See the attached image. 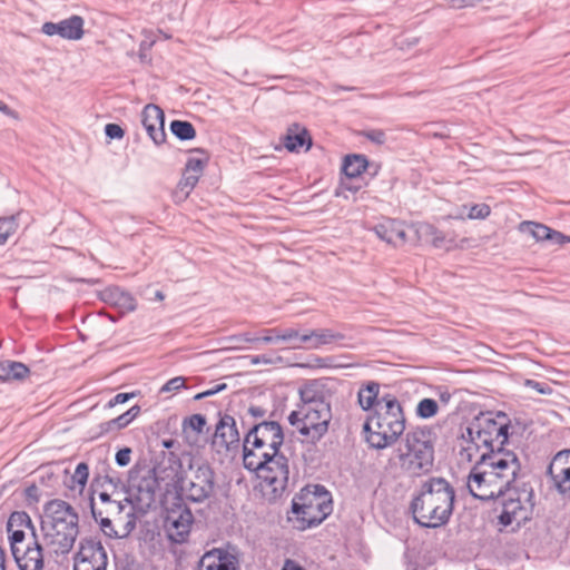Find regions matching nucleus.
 Segmentation results:
<instances>
[{"instance_id":"338daca9","label":"nucleus","mask_w":570,"mask_h":570,"mask_svg":"<svg viewBox=\"0 0 570 570\" xmlns=\"http://www.w3.org/2000/svg\"><path fill=\"white\" fill-rule=\"evenodd\" d=\"M0 111L7 116L10 117H17V114L14 110H12L6 102L0 100Z\"/></svg>"},{"instance_id":"39448f33","label":"nucleus","mask_w":570,"mask_h":570,"mask_svg":"<svg viewBox=\"0 0 570 570\" xmlns=\"http://www.w3.org/2000/svg\"><path fill=\"white\" fill-rule=\"evenodd\" d=\"M332 510L331 493L320 484L305 487L292 501V513L301 530L318 525Z\"/></svg>"},{"instance_id":"b1692460","label":"nucleus","mask_w":570,"mask_h":570,"mask_svg":"<svg viewBox=\"0 0 570 570\" xmlns=\"http://www.w3.org/2000/svg\"><path fill=\"white\" fill-rule=\"evenodd\" d=\"M104 302L116 306L121 313L132 312L137 307L135 297L118 286H110L101 292Z\"/></svg>"},{"instance_id":"58836bf2","label":"nucleus","mask_w":570,"mask_h":570,"mask_svg":"<svg viewBox=\"0 0 570 570\" xmlns=\"http://www.w3.org/2000/svg\"><path fill=\"white\" fill-rule=\"evenodd\" d=\"M438 411V402L433 399L425 397L417 403L415 412L421 419H430L435 416Z\"/></svg>"},{"instance_id":"3c124183","label":"nucleus","mask_w":570,"mask_h":570,"mask_svg":"<svg viewBox=\"0 0 570 570\" xmlns=\"http://www.w3.org/2000/svg\"><path fill=\"white\" fill-rule=\"evenodd\" d=\"M362 136L376 145H383L386 141V135L382 129H371L362 132Z\"/></svg>"},{"instance_id":"1a4fd4ad","label":"nucleus","mask_w":570,"mask_h":570,"mask_svg":"<svg viewBox=\"0 0 570 570\" xmlns=\"http://www.w3.org/2000/svg\"><path fill=\"white\" fill-rule=\"evenodd\" d=\"M180 494L176 498L194 503H203L215 491V471L205 461H194L189 464V475L180 482Z\"/></svg>"},{"instance_id":"c85d7f7f","label":"nucleus","mask_w":570,"mask_h":570,"mask_svg":"<svg viewBox=\"0 0 570 570\" xmlns=\"http://www.w3.org/2000/svg\"><path fill=\"white\" fill-rule=\"evenodd\" d=\"M381 396L380 384L377 382L370 381L360 387L357 401L362 410L370 411L374 406L379 407Z\"/></svg>"},{"instance_id":"dca6fc26","label":"nucleus","mask_w":570,"mask_h":570,"mask_svg":"<svg viewBox=\"0 0 570 570\" xmlns=\"http://www.w3.org/2000/svg\"><path fill=\"white\" fill-rule=\"evenodd\" d=\"M547 472L560 494L570 493V450L559 451L552 458Z\"/></svg>"},{"instance_id":"79ce46f5","label":"nucleus","mask_w":570,"mask_h":570,"mask_svg":"<svg viewBox=\"0 0 570 570\" xmlns=\"http://www.w3.org/2000/svg\"><path fill=\"white\" fill-rule=\"evenodd\" d=\"M206 425V417L203 414H193L186 417L183 422V428L190 429L197 434H200Z\"/></svg>"},{"instance_id":"412c9836","label":"nucleus","mask_w":570,"mask_h":570,"mask_svg":"<svg viewBox=\"0 0 570 570\" xmlns=\"http://www.w3.org/2000/svg\"><path fill=\"white\" fill-rule=\"evenodd\" d=\"M376 236L394 247L406 243L404 224L396 219H385L374 227Z\"/></svg>"},{"instance_id":"cd10ccee","label":"nucleus","mask_w":570,"mask_h":570,"mask_svg":"<svg viewBox=\"0 0 570 570\" xmlns=\"http://www.w3.org/2000/svg\"><path fill=\"white\" fill-rule=\"evenodd\" d=\"M30 373L29 367L22 362L4 360L0 362V381H22Z\"/></svg>"},{"instance_id":"9b49d317","label":"nucleus","mask_w":570,"mask_h":570,"mask_svg":"<svg viewBox=\"0 0 570 570\" xmlns=\"http://www.w3.org/2000/svg\"><path fill=\"white\" fill-rule=\"evenodd\" d=\"M175 500L176 502L170 508H167L165 529L170 541L184 543L190 533L194 517L181 498H175Z\"/></svg>"},{"instance_id":"5fc2aeb1","label":"nucleus","mask_w":570,"mask_h":570,"mask_svg":"<svg viewBox=\"0 0 570 570\" xmlns=\"http://www.w3.org/2000/svg\"><path fill=\"white\" fill-rule=\"evenodd\" d=\"M137 395L136 392L131 393H118L112 399L108 401V403L105 405L106 409H111L118 404H124L128 402L130 399L135 397Z\"/></svg>"},{"instance_id":"a211bd4d","label":"nucleus","mask_w":570,"mask_h":570,"mask_svg":"<svg viewBox=\"0 0 570 570\" xmlns=\"http://www.w3.org/2000/svg\"><path fill=\"white\" fill-rule=\"evenodd\" d=\"M85 21L80 16L73 14L59 22H45L41 31L47 36H59L67 40H80L83 37Z\"/></svg>"},{"instance_id":"aec40b11","label":"nucleus","mask_w":570,"mask_h":570,"mask_svg":"<svg viewBox=\"0 0 570 570\" xmlns=\"http://www.w3.org/2000/svg\"><path fill=\"white\" fill-rule=\"evenodd\" d=\"M137 517L135 514L134 508H129L126 512V519H124L120 525H117L112 518L100 517L98 518V523L100 525L101 531L109 538H126L131 531L136 528Z\"/></svg>"},{"instance_id":"393cba45","label":"nucleus","mask_w":570,"mask_h":570,"mask_svg":"<svg viewBox=\"0 0 570 570\" xmlns=\"http://www.w3.org/2000/svg\"><path fill=\"white\" fill-rule=\"evenodd\" d=\"M301 403L297 409L317 407L321 403H330L324 387L317 381H311L299 389Z\"/></svg>"},{"instance_id":"2eb2a0df","label":"nucleus","mask_w":570,"mask_h":570,"mask_svg":"<svg viewBox=\"0 0 570 570\" xmlns=\"http://www.w3.org/2000/svg\"><path fill=\"white\" fill-rule=\"evenodd\" d=\"M45 549L43 541L39 539V534L32 537V541L24 548H19L17 554H12L19 570H42L45 568Z\"/></svg>"},{"instance_id":"0e129e2a","label":"nucleus","mask_w":570,"mask_h":570,"mask_svg":"<svg viewBox=\"0 0 570 570\" xmlns=\"http://www.w3.org/2000/svg\"><path fill=\"white\" fill-rule=\"evenodd\" d=\"M453 8L473 7L479 0H446Z\"/></svg>"},{"instance_id":"6e6552de","label":"nucleus","mask_w":570,"mask_h":570,"mask_svg":"<svg viewBox=\"0 0 570 570\" xmlns=\"http://www.w3.org/2000/svg\"><path fill=\"white\" fill-rule=\"evenodd\" d=\"M288 423L304 438L303 441L316 444L327 433L332 420L331 403L317 407L297 409L287 417Z\"/></svg>"},{"instance_id":"49530a36","label":"nucleus","mask_w":570,"mask_h":570,"mask_svg":"<svg viewBox=\"0 0 570 570\" xmlns=\"http://www.w3.org/2000/svg\"><path fill=\"white\" fill-rule=\"evenodd\" d=\"M8 532V539L10 542V550L12 554H17L20 546L24 542L26 533L22 529H14Z\"/></svg>"},{"instance_id":"4c0bfd02","label":"nucleus","mask_w":570,"mask_h":570,"mask_svg":"<svg viewBox=\"0 0 570 570\" xmlns=\"http://www.w3.org/2000/svg\"><path fill=\"white\" fill-rule=\"evenodd\" d=\"M306 144L308 149L311 147V138L305 129L301 132L288 134L285 138V147L289 151H298Z\"/></svg>"},{"instance_id":"f257e3e1","label":"nucleus","mask_w":570,"mask_h":570,"mask_svg":"<svg viewBox=\"0 0 570 570\" xmlns=\"http://www.w3.org/2000/svg\"><path fill=\"white\" fill-rule=\"evenodd\" d=\"M521 463L514 452L480 454L468 478L470 493L488 501L503 495L517 482Z\"/></svg>"},{"instance_id":"37998d69","label":"nucleus","mask_w":570,"mask_h":570,"mask_svg":"<svg viewBox=\"0 0 570 570\" xmlns=\"http://www.w3.org/2000/svg\"><path fill=\"white\" fill-rule=\"evenodd\" d=\"M266 332L275 334V338H279V341L291 343L292 345H293V343L297 342L298 334H299V332L295 328H285V330L268 328V330H266Z\"/></svg>"},{"instance_id":"6e6d98bb","label":"nucleus","mask_w":570,"mask_h":570,"mask_svg":"<svg viewBox=\"0 0 570 570\" xmlns=\"http://www.w3.org/2000/svg\"><path fill=\"white\" fill-rule=\"evenodd\" d=\"M230 341L235 343L237 347H243L244 344L256 343L259 338L257 336H253L250 333H243L232 336Z\"/></svg>"},{"instance_id":"5701e85b","label":"nucleus","mask_w":570,"mask_h":570,"mask_svg":"<svg viewBox=\"0 0 570 570\" xmlns=\"http://www.w3.org/2000/svg\"><path fill=\"white\" fill-rule=\"evenodd\" d=\"M519 230L531 235L535 240H552L560 245L570 243V236L563 235L540 223L522 222L519 225Z\"/></svg>"},{"instance_id":"a18cd8bd","label":"nucleus","mask_w":570,"mask_h":570,"mask_svg":"<svg viewBox=\"0 0 570 570\" xmlns=\"http://www.w3.org/2000/svg\"><path fill=\"white\" fill-rule=\"evenodd\" d=\"M207 164V159L200 158H189L185 166V171L189 174V176H197V181L202 176L204 168Z\"/></svg>"},{"instance_id":"603ef678","label":"nucleus","mask_w":570,"mask_h":570,"mask_svg":"<svg viewBox=\"0 0 570 570\" xmlns=\"http://www.w3.org/2000/svg\"><path fill=\"white\" fill-rule=\"evenodd\" d=\"M292 347L313 350L312 331L305 332L303 334L299 333L297 342L293 343Z\"/></svg>"},{"instance_id":"774afa93","label":"nucleus","mask_w":570,"mask_h":570,"mask_svg":"<svg viewBox=\"0 0 570 570\" xmlns=\"http://www.w3.org/2000/svg\"><path fill=\"white\" fill-rule=\"evenodd\" d=\"M342 186L350 190V191H353V193H356L357 190H360L361 186L360 185H353L351 183V180H347L346 178L345 179H342Z\"/></svg>"},{"instance_id":"c03bdc74","label":"nucleus","mask_w":570,"mask_h":570,"mask_svg":"<svg viewBox=\"0 0 570 570\" xmlns=\"http://www.w3.org/2000/svg\"><path fill=\"white\" fill-rule=\"evenodd\" d=\"M139 413H140V406L134 405L125 413L115 417L118 429L121 430V429H125L126 426H128L138 416Z\"/></svg>"},{"instance_id":"c756f323","label":"nucleus","mask_w":570,"mask_h":570,"mask_svg":"<svg viewBox=\"0 0 570 570\" xmlns=\"http://www.w3.org/2000/svg\"><path fill=\"white\" fill-rule=\"evenodd\" d=\"M370 166L367 158L364 155H347L342 165V171L347 180L357 178Z\"/></svg>"},{"instance_id":"9d476101","label":"nucleus","mask_w":570,"mask_h":570,"mask_svg":"<svg viewBox=\"0 0 570 570\" xmlns=\"http://www.w3.org/2000/svg\"><path fill=\"white\" fill-rule=\"evenodd\" d=\"M509 497L502 502V511L499 515V523L503 527L513 525L520 528L531 519L533 509V491L531 488L523 487L522 491H518L515 487L507 490Z\"/></svg>"},{"instance_id":"f704fd0d","label":"nucleus","mask_w":570,"mask_h":570,"mask_svg":"<svg viewBox=\"0 0 570 570\" xmlns=\"http://www.w3.org/2000/svg\"><path fill=\"white\" fill-rule=\"evenodd\" d=\"M344 337V334L330 328L312 330L313 350L342 341Z\"/></svg>"},{"instance_id":"4468645a","label":"nucleus","mask_w":570,"mask_h":570,"mask_svg":"<svg viewBox=\"0 0 570 570\" xmlns=\"http://www.w3.org/2000/svg\"><path fill=\"white\" fill-rule=\"evenodd\" d=\"M240 438L234 416L219 413V420L215 428L213 445L218 453H229L239 448Z\"/></svg>"},{"instance_id":"2f4dec72","label":"nucleus","mask_w":570,"mask_h":570,"mask_svg":"<svg viewBox=\"0 0 570 570\" xmlns=\"http://www.w3.org/2000/svg\"><path fill=\"white\" fill-rule=\"evenodd\" d=\"M263 481L272 488L274 494H282L287 489L289 482L288 464L276 466L273 471H269V478Z\"/></svg>"},{"instance_id":"8fccbe9b","label":"nucleus","mask_w":570,"mask_h":570,"mask_svg":"<svg viewBox=\"0 0 570 570\" xmlns=\"http://www.w3.org/2000/svg\"><path fill=\"white\" fill-rule=\"evenodd\" d=\"M524 386H527L531 390H534L539 394H542V395H549L552 393L551 386L544 382H538V381L528 379L524 381Z\"/></svg>"},{"instance_id":"bb28decb","label":"nucleus","mask_w":570,"mask_h":570,"mask_svg":"<svg viewBox=\"0 0 570 570\" xmlns=\"http://www.w3.org/2000/svg\"><path fill=\"white\" fill-rule=\"evenodd\" d=\"M271 450L267 449L265 445L256 446V444L252 443H245V440L243 441V464L244 468L250 472H255L264 461L269 459Z\"/></svg>"},{"instance_id":"de8ad7c7","label":"nucleus","mask_w":570,"mask_h":570,"mask_svg":"<svg viewBox=\"0 0 570 570\" xmlns=\"http://www.w3.org/2000/svg\"><path fill=\"white\" fill-rule=\"evenodd\" d=\"M197 176H189V174L184 170L183 177L178 183V189L184 194V197L186 198L197 185Z\"/></svg>"},{"instance_id":"09e8293b","label":"nucleus","mask_w":570,"mask_h":570,"mask_svg":"<svg viewBox=\"0 0 570 570\" xmlns=\"http://www.w3.org/2000/svg\"><path fill=\"white\" fill-rule=\"evenodd\" d=\"M491 213V208L487 204H475L473 205L468 214L470 219H484Z\"/></svg>"},{"instance_id":"bf43d9fd","label":"nucleus","mask_w":570,"mask_h":570,"mask_svg":"<svg viewBox=\"0 0 570 570\" xmlns=\"http://www.w3.org/2000/svg\"><path fill=\"white\" fill-rule=\"evenodd\" d=\"M226 386H227V385H226L225 383L218 384V385H216V386H215V387H213V389H209V390H206V391H204V392H200V393L196 394V395L194 396V399H195V400H203V399H205V397H208V396L215 395L216 393L222 392L223 390H225V389H226Z\"/></svg>"},{"instance_id":"0eeeda50","label":"nucleus","mask_w":570,"mask_h":570,"mask_svg":"<svg viewBox=\"0 0 570 570\" xmlns=\"http://www.w3.org/2000/svg\"><path fill=\"white\" fill-rule=\"evenodd\" d=\"M435 435L428 426H416L405 433V452L401 454L403 463L413 474L429 472L434 462Z\"/></svg>"},{"instance_id":"4d7b16f0","label":"nucleus","mask_w":570,"mask_h":570,"mask_svg":"<svg viewBox=\"0 0 570 570\" xmlns=\"http://www.w3.org/2000/svg\"><path fill=\"white\" fill-rule=\"evenodd\" d=\"M105 134L110 139H121L125 135V131L117 124H107L105 126Z\"/></svg>"},{"instance_id":"f03ea898","label":"nucleus","mask_w":570,"mask_h":570,"mask_svg":"<svg viewBox=\"0 0 570 570\" xmlns=\"http://www.w3.org/2000/svg\"><path fill=\"white\" fill-rule=\"evenodd\" d=\"M455 503L454 487L442 476L422 481L410 503L413 520L422 528L436 529L449 523Z\"/></svg>"},{"instance_id":"680f3d73","label":"nucleus","mask_w":570,"mask_h":570,"mask_svg":"<svg viewBox=\"0 0 570 570\" xmlns=\"http://www.w3.org/2000/svg\"><path fill=\"white\" fill-rule=\"evenodd\" d=\"M24 494L30 502L39 501V488L36 484H31L28 488H26Z\"/></svg>"},{"instance_id":"052dcab7","label":"nucleus","mask_w":570,"mask_h":570,"mask_svg":"<svg viewBox=\"0 0 570 570\" xmlns=\"http://www.w3.org/2000/svg\"><path fill=\"white\" fill-rule=\"evenodd\" d=\"M99 430H100V432H99L100 435L107 434V433L114 432V431H119L115 419L99 424Z\"/></svg>"},{"instance_id":"69168bd1","label":"nucleus","mask_w":570,"mask_h":570,"mask_svg":"<svg viewBox=\"0 0 570 570\" xmlns=\"http://www.w3.org/2000/svg\"><path fill=\"white\" fill-rule=\"evenodd\" d=\"M282 570H306L304 567H302L298 562L292 559H286Z\"/></svg>"},{"instance_id":"a19ab883","label":"nucleus","mask_w":570,"mask_h":570,"mask_svg":"<svg viewBox=\"0 0 570 570\" xmlns=\"http://www.w3.org/2000/svg\"><path fill=\"white\" fill-rule=\"evenodd\" d=\"M89 476V466L86 462H80L77 464L73 474L71 475V488L78 485L80 491L85 488Z\"/></svg>"},{"instance_id":"c9c22d12","label":"nucleus","mask_w":570,"mask_h":570,"mask_svg":"<svg viewBox=\"0 0 570 570\" xmlns=\"http://www.w3.org/2000/svg\"><path fill=\"white\" fill-rule=\"evenodd\" d=\"M169 128L173 135L179 140H191L196 137V130L189 121L173 120Z\"/></svg>"},{"instance_id":"4be33fe9","label":"nucleus","mask_w":570,"mask_h":570,"mask_svg":"<svg viewBox=\"0 0 570 570\" xmlns=\"http://www.w3.org/2000/svg\"><path fill=\"white\" fill-rule=\"evenodd\" d=\"M126 503L112 500L110 502H107L102 505H97L94 501V498L90 499V510L92 518L95 521H98V518L107 517L112 518L115 523L117 525H120L122 523L124 519H126V512L131 508L129 505L130 501L125 500Z\"/></svg>"},{"instance_id":"e2e57ef3","label":"nucleus","mask_w":570,"mask_h":570,"mask_svg":"<svg viewBox=\"0 0 570 570\" xmlns=\"http://www.w3.org/2000/svg\"><path fill=\"white\" fill-rule=\"evenodd\" d=\"M247 413L254 419H262L266 415L267 411L263 406L250 405Z\"/></svg>"},{"instance_id":"864d4df0","label":"nucleus","mask_w":570,"mask_h":570,"mask_svg":"<svg viewBox=\"0 0 570 570\" xmlns=\"http://www.w3.org/2000/svg\"><path fill=\"white\" fill-rule=\"evenodd\" d=\"M185 386V379L176 376L166 382L160 392H177Z\"/></svg>"},{"instance_id":"473e14b6","label":"nucleus","mask_w":570,"mask_h":570,"mask_svg":"<svg viewBox=\"0 0 570 570\" xmlns=\"http://www.w3.org/2000/svg\"><path fill=\"white\" fill-rule=\"evenodd\" d=\"M286 464H288V459L281 452V449L273 450L269 453V459L264 461L255 473L259 479L265 480L269 478V471H273L276 466H284Z\"/></svg>"},{"instance_id":"6ab92c4d","label":"nucleus","mask_w":570,"mask_h":570,"mask_svg":"<svg viewBox=\"0 0 570 570\" xmlns=\"http://www.w3.org/2000/svg\"><path fill=\"white\" fill-rule=\"evenodd\" d=\"M197 570H240L238 558L223 549L206 552L198 561Z\"/></svg>"},{"instance_id":"13d9d810","label":"nucleus","mask_w":570,"mask_h":570,"mask_svg":"<svg viewBox=\"0 0 570 570\" xmlns=\"http://www.w3.org/2000/svg\"><path fill=\"white\" fill-rule=\"evenodd\" d=\"M130 455H131V449H129V448L120 449V450L116 453V456H115L116 463H117L119 466H126V465H128V464H129V462H130Z\"/></svg>"},{"instance_id":"7c9ffc66","label":"nucleus","mask_w":570,"mask_h":570,"mask_svg":"<svg viewBox=\"0 0 570 570\" xmlns=\"http://www.w3.org/2000/svg\"><path fill=\"white\" fill-rule=\"evenodd\" d=\"M481 450H484L483 443L474 440V435L470 434L469 425L461 435L459 455L461 460L472 462Z\"/></svg>"},{"instance_id":"f3484780","label":"nucleus","mask_w":570,"mask_h":570,"mask_svg":"<svg viewBox=\"0 0 570 570\" xmlns=\"http://www.w3.org/2000/svg\"><path fill=\"white\" fill-rule=\"evenodd\" d=\"M141 124L156 146L166 141L165 114L160 107L146 105L141 111Z\"/></svg>"},{"instance_id":"7ed1b4c3","label":"nucleus","mask_w":570,"mask_h":570,"mask_svg":"<svg viewBox=\"0 0 570 570\" xmlns=\"http://www.w3.org/2000/svg\"><path fill=\"white\" fill-rule=\"evenodd\" d=\"M40 533L49 556H67L79 534V515L68 502L53 499L43 505Z\"/></svg>"},{"instance_id":"a878e982","label":"nucleus","mask_w":570,"mask_h":570,"mask_svg":"<svg viewBox=\"0 0 570 570\" xmlns=\"http://www.w3.org/2000/svg\"><path fill=\"white\" fill-rule=\"evenodd\" d=\"M417 237L426 243H431L435 248L450 250L454 246V240L446 236L429 223H420L416 226Z\"/></svg>"},{"instance_id":"ddd939ff","label":"nucleus","mask_w":570,"mask_h":570,"mask_svg":"<svg viewBox=\"0 0 570 570\" xmlns=\"http://www.w3.org/2000/svg\"><path fill=\"white\" fill-rule=\"evenodd\" d=\"M265 445L268 450H278L284 443V433L281 424L276 421H262L253 424L245 435V443Z\"/></svg>"},{"instance_id":"423d86ee","label":"nucleus","mask_w":570,"mask_h":570,"mask_svg":"<svg viewBox=\"0 0 570 570\" xmlns=\"http://www.w3.org/2000/svg\"><path fill=\"white\" fill-rule=\"evenodd\" d=\"M510 419L503 412L480 413L470 423V434L474 440L483 443L484 451L481 454L495 451L512 452L504 445L509 440Z\"/></svg>"},{"instance_id":"e433bc0d","label":"nucleus","mask_w":570,"mask_h":570,"mask_svg":"<svg viewBox=\"0 0 570 570\" xmlns=\"http://www.w3.org/2000/svg\"><path fill=\"white\" fill-rule=\"evenodd\" d=\"M161 465H158L149 471L150 476L142 480L141 484H139V491L146 490L148 498L153 499L156 489L158 488V480L164 479L161 475Z\"/></svg>"},{"instance_id":"20e7f679","label":"nucleus","mask_w":570,"mask_h":570,"mask_svg":"<svg viewBox=\"0 0 570 570\" xmlns=\"http://www.w3.org/2000/svg\"><path fill=\"white\" fill-rule=\"evenodd\" d=\"M366 441L374 449H385L394 444L405 431V415L395 395L382 394L379 407L363 425Z\"/></svg>"},{"instance_id":"f8f14e48","label":"nucleus","mask_w":570,"mask_h":570,"mask_svg":"<svg viewBox=\"0 0 570 570\" xmlns=\"http://www.w3.org/2000/svg\"><path fill=\"white\" fill-rule=\"evenodd\" d=\"M107 552L96 538H85L73 558V570H107Z\"/></svg>"},{"instance_id":"ea45409f","label":"nucleus","mask_w":570,"mask_h":570,"mask_svg":"<svg viewBox=\"0 0 570 570\" xmlns=\"http://www.w3.org/2000/svg\"><path fill=\"white\" fill-rule=\"evenodd\" d=\"M18 227L16 216L0 218V245H3Z\"/></svg>"},{"instance_id":"72a5a7b5","label":"nucleus","mask_w":570,"mask_h":570,"mask_svg":"<svg viewBox=\"0 0 570 570\" xmlns=\"http://www.w3.org/2000/svg\"><path fill=\"white\" fill-rule=\"evenodd\" d=\"M14 529H28L31 537H36V534H38L30 515L26 511H13L10 514L7 521V531Z\"/></svg>"}]
</instances>
